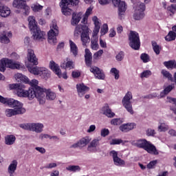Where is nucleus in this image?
<instances>
[{
  "mask_svg": "<svg viewBox=\"0 0 176 176\" xmlns=\"http://www.w3.org/2000/svg\"><path fill=\"white\" fill-rule=\"evenodd\" d=\"M135 126V123L123 124L120 126V131H122V133H129V131L133 130Z\"/></svg>",
  "mask_w": 176,
  "mask_h": 176,
  "instance_id": "nucleus-21",
  "label": "nucleus"
},
{
  "mask_svg": "<svg viewBox=\"0 0 176 176\" xmlns=\"http://www.w3.org/2000/svg\"><path fill=\"white\" fill-rule=\"evenodd\" d=\"M38 83L37 80H32L31 81V87L28 91L24 89H25V85H23V83L10 84L9 87L10 90H16L18 97L28 98V100H34L36 96L35 89L38 90L36 85Z\"/></svg>",
  "mask_w": 176,
  "mask_h": 176,
  "instance_id": "nucleus-1",
  "label": "nucleus"
},
{
  "mask_svg": "<svg viewBox=\"0 0 176 176\" xmlns=\"http://www.w3.org/2000/svg\"><path fill=\"white\" fill-rule=\"evenodd\" d=\"M27 58L28 61H29V63H30L33 65H38V58H36L35 52L32 49L28 50Z\"/></svg>",
  "mask_w": 176,
  "mask_h": 176,
  "instance_id": "nucleus-17",
  "label": "nucleus"
},
{
  "mask_svg": "<svg viewBox=\"0 0 176 176\" xmlns=\"http://www.w3.org/2000/svg\"><path fill=\"white\" fill-rule=\"evenodd\" d=\"M168 12L172 13V14H175L176 12V4H171L170 6H168L166 8Z\"/></svg>",
  "mask_w": 176,
  "mask_h": 176,
  "instance_id": "nucleus-46",
  "label": "nucleus"
},
{
  "mask_svg": "<svg viewBox=\"0 0 176 176\" xmlns=\"http://www.w3.org/2000/svg\"><path fill=\"white\" fill-rule=\"evenodd\" d=\"M50 68L58 76V78H61V69H60V66L54 60H51L49 64Z\"/></svg>",
  "mask_w": 176,
  "mask_h": 176,
  "instance_id": "nucleus-20",
  "label": "nucleus"
},
{
  "mask_svg": "<svg viewBox=\"0 0 176 176\" xmlns=\"http://www.w3.org/2000/svg\"><path fill=\"white\" fill-rule=\"evenodd\" d=\"M72 78H77L80 76V72L74 71L72 73Z\"/></svg>",
  "mask_w": 176,
  "mask_h": 176,
  "instance_id": "nucleus-58",
  "label": "nucleus"
},
{
  "mask_svg": "<svg viewBox=\"0 0 176 176\" xmlns=\"http://www.w3.org/2000/svg\"><path fill=\"white\" fill-rule=\"evenodd\" d=\"M98 145H100V140L98 139L93 140L88 146V151L90 148H96V146H98Z\"/></svg>",
  "mask_w": 176,
  "mask_h": 176,
  "instance_id": "nucleus-41",
  "label": "nucleus"
},
{
  "mask_svg": "<svg viewBox=\"0 0 176 176\" xmlns=\"http://www.w3.org/2000/svg\"><path fill=\"white\" fill-rule=\"evenodd\" d=\"M39 76H41V78H43V79H47L48 78H50V73L47 69L41 67Z\"/></svg>",
  "mask_w": 176,
  "mask_h": 176,
  "instance_id": "nucleus-36",
  "label": "nucleus"
},
{
  "mask_svg": "<svg viewBox=\"0 0 176 176\" xmlns=\"http://www.w3.org/2000/svg\"><path fill=\"white\" fill-rule=\"evenodd\" d=\"M0 102L1 104H6L9 107H12L13 109H7L5 111L6 116L8 118H12V116H16V115H21L25 113V109L23 108V103L19 100H16L12 98H4L0 95Z\"/></svg>",
  "mask_w": 176,
  "mask_h": 176,
  "instance_id": "nucleus-2",
  "label": "nucleus"
},
{
  "mask_svg": "<svg viewBox=\"0 0 176 176\" xmlns=\"http://www.w3.org/2000/svg\"><path fill=\"white\" fill-rule=\"evenodd\" d=\"M161 74L164 78H166V79L169 80L170 82H173V78L172 74L164 69L162 70Z\"/></svg>",
  "mask_w": 176,
  "mask_h": 176,
  "instance_id": "nucleus-38",
  "label": "nucleus"
},
{
  "mask_svg": "<svg viewBox=\"0 0 176 176\" xmlns=\"http://www.w3.org/2000/svg\"><path fill=\"white\" fill-rule=\"evenodd\" d=\"M59 175H60V172L57 170H53L50 174V176H59Z\"/></svg>",
  "mask_w": 176,
  "mask_h": 176,
  "instance_id": "nucleus-63",
  "label": "nucleus"
},
{
  "mask_svg": "<svg viewBox=\"0 0 176 176\" xmlns=\"http://www.w3.org/2000/svg\"><path fill=\"white\" fill-rule=\"evenodd\" d=\"M12 5L16 9H21L23 16L30 14V6H27V1L24 0H14Z\"/></svg>",
  "mask_w": 176,
  "mask_h": 176,
  "instance_id": "nucleus-14",
  "label": "nucleus"
},
{
  "mask_svg": "<svg viewBox=\"0 0 176 176\" xmlns=\"http://www.w3.org/2000/svg\"><path fill=\"white\" fill-rule=\"evenodd\" d=\"M96 130V125H91L87 130V133H93Z\"/></svg>",
  "mask_w": 176,
  "mask_h": 176,
  "instance_id": "nucleus-64",
  "label": "nucleus"
},
{
  "mask_svg": "<svg viewBox=\"0 0 176 176\" xmlns=\"http://www.w3.org/2000/svg\"><path fill=\"white\" fill-rule=\"evenodd\" d=\"M123 123V121L120 118H113L111 121V124L113 126H120Z\"/></svg>",
  "mask_w": 176,
  "mask_h": 176,
  "instance_id": "nucleus-44",
  "label": "nucleus"
},
{
  "mask_svg": "<svg viewBox=\"0 0 176 176\" xmlns=\"http://www.w3.org/2000/svg\"><path fill=\"white\" fill-rule=\"evenodd\" d=\"M164 65L168 69H176V60H170L168 61L164 62Z\"/></svg>",
  "mask_w": 176,
  "mask_h": 176,
  "instance_id": "nucleus-33",
  "label": "nucleus"
},
{
  "mask_svg": "<svg viewBox=\"0 0 176 176\" xmlns=\"http://www.w3.org/2000/svg\"><path fill=\"white\" fill-rule=\"evenodd\" d=\"M17 160H14L8 166V171L10 174V176H14L13 174H14V172L16 170H17Z\"/></svg>",
  "mask_w": 176,
  "mask_h": 176,
  "instance_id": "nucleus-27",
  "label": "nucleus"
},
{
  "mask_svg": "<svg viewBox=\"0 0 176 176\" xmlns=\"http://www.w3.org/2000/svg\"><path fill=\"white\" fill-rule=\"evenodd\" d=\"M56 167H57V164H56V163H50V164H48L45 166V168H54Z\"/></svg>",
  "mask_w": 176,
  "mask_h": 176,
  "instance_id": "nucleus-59",
  "label": "nucleus"
},
{
  "mask_svg": "<svg viewBox=\"0 0 176 176\" xmlns=\"http://www.w3.org/2000/svg\"><path fill=\"white\" fill-rule=\"evenodd\" d=\"M77 5H79V0H61L60 2L62 13L65 16H71L72 9L69 8L70 6H77Z\"/></svg>",
  "mask_w": 176,
  "mask_h": 176,
  "instance_id": "nucleus-8",
  "label": "nucleus"
},
{
  "mask_svg": "<svg viewBox=\"0 0 176 176\" xmlns=\"http://www.w3.org/2000/svg\"><path fill=\"white\" fill-rule=\"evenodd\" d=\"M90 71L94 74L96 79H99L100 80H104V79H105V74H104V72L99 67L96 66L91 67H90Z\"/></svg>",
  "mask_w": 176,
  "mask_h": 176,
  "instance_id": "nucleus-16",
  "label": "nucleus"
},
{
  "mask_svg": "<svg viewBox=\"0 0 176 176\" xmlns=\"http://www.w3.org/2000/svg\"><path fill=\"white\" fill-rule=\"evenodd\" d=\"M155 134H156V132H155L154 129H148L146 130V135H148V137H151V136L153 137Z\"/></svg>",
  "mask_w": 176,
  "mask_h": 176,
  "instance_id": "nucleus-55",
  "label": "nucleus"
},
{
  "mask_svg": "<svg viewBox=\"0 0 176 176\" xmlns=\"http://www.w3.org/2000/svg\"><path fill=\"white\" fill-rule=\"evenodd\" d=\"M98 2L100 5H108L111 2V0H98ZM112 2L114 6L118 7V18L120 20H123L126 10H127L126 2L121 1V0H112Z\"/></svg>",
  "mask_w": 176,
  "mask_h": 176,
  "instance_id": "nucleus-5",
  "label": "nucleus"
},
{
  "mask_svg": "<svg viewBox=\"0 0 176 176\" xmlns=\"http://www.w3.org/2000/svg\"><path fill=\"white\" fill-rule=\"evenodd\" d=\"M68 171H72L73 173H76V171H79L80 170V166L70 165L66 168Z\"/></svg>",
  "mask_w": 176,
  "mask_h": 176,
  "instance_id": "nucleus-42",
  "label": "nucleus"
},
{
  "mask_svg": "<svg viewBox=\"0 0 176 176\" xmlns=\"http://www.w3.org/2000/svg\"><path fill=\"white\" fill-rule=\"evenodd\" d=\"M27 68L29 72H30V74H32L33 75H39L42 69V67H39L38 66L34 67L31 65H27Z\"/></svg>",
  "mask_w": 176,
  "mask_h": 176,
  "instance_id": "nucleus-28",
  "label": "nucleus"
},
{
  "mask_svg": "<svg viewBox=\"0 0 176 176\" xmlns=\"http://www.w3.org/2000/svg\"><path fill=\"white\" fill-rule=\"evenodd\" d=\"M140 59L142 60V61H143V63H149L151 61V58L149 57V55L146 53H142L140 55Z\"/></svg>",
  "mask_w": 176,
  "mask_h": 176,
  "instance_id": "nucleus-40",
  "label": "nucleus"
},
{
  "mask_svg": "<svg viewBox=\"0 0 176 176\" xmlns=\"http://www.w3.org/2000/svg\"><path fill=\"white\" fill-rule=\"evenodd\" d=\"M110 72H111V74H113L116 80H118V79H119V78H120L119 70H118V69H116V67L111 68L110 70Z\"/></svg>",
  "mask_w": 176,
  "mask_h": 176,
  "instance_id": "nucleus-43",
  "label": "nucleus"
},
{
  "mask_svg": "<svg viewBox=\"0 0 176 176\" xmlns=\"http://www.w3.org/2000/svg\"><path fill=\"white\" fill-rule=\"evenodd\" d=\"M82 19V12H74L72 14L71 24L72 25H78Z\"/></svg>",
  "mask_w": 176,
  "mask_h": 176,
  "instance_id": "nucleus-24",
  "label": "nucleus"
},
{
  "mask_svg": "<svg viewBox=\"0 0 176 176\" xmlns=\"http://www.w3.org/2000/svg\"><path fill=\"white\" fill-rule=\"evenodd\" d=\"M91 47L93 50H98V43L96 41H91Z\"/></svg>",
  "mask_w": 176,
  "mask_h": 176,
  "instance_id": "nucleus-53",
  "label": "nucleus"
},
{
  "mask_svg": "<svg viewBox=\"0 0 176 176\" xmlns=\"http://www.w3.org/2000/svg\"><path fill=\"white\" fill-rule=\"evenodd\" d=\"M100 135L102 137H107V135H109V129H103L101 130Z\"/></svg>",
  "mask_w": 176,
  "mask_h": 176,
  "instance_id": "nucleus-52",
  "label": "nucleus"
},
{
  "mask_svg": "<svg viewBox=\"0 0 176 176\" xmlns=\"http://www.w3.org/2000/svg\"><path fill=\"white\" fill-rule=\"evenodd\" d=\"M92 20L95 25L94 33L95 34V35H97V34L100 32V28H101V23H100V21H98V18L96 16H94L92 18Z\"/></svg>",
  "mask_w": 176,
  "mask_h": 176,
  "instance_id": "nucleus-30",
  "label": "nucleus"
},
{
  "mask_svg": "<svg viewBox=\"0 0 176 176\" xmlns=\"http://www.w3.org/2000/svg\"><path fill=\"white\" fill-rule=\"evenodd\" d=\"M146 6L145 3L139 2L135 7V12L133 14V19L135 20H142L145 17V10Z\"/></svg>",
  "mask_w": 176,
  "mask_h": 176,
  "instance_id": "nucleus-12",
  "label": "nucleus"
},
{
  "mask_svg": "<svg viewBox=\"0 0 176 176\" xmlns=\"http://www.w3.org/2000/svg\"><path fill=\"white\" fill-rule=\"evenodd\" d=\"M168 134L172 137H176V131L174 129H170L168 131Z\"/></svg>",
  "mask_w": 176,
  "mask_h": 176,
  "instance_id": "nucleus-62",
  "label": "nucleus"
},
{
  "mask_svg": "<svg viewBox=\"0 0 176 176\" xmlns=\"http://www.w3.org/2000/svg\"><path fill=\"white\" fill-rule=\"evenodd\" d=\"M102 111L103 112V115H105L107 118H113V116H115V113L112 112V110L109 109V106L108 104L103 107L102 108Z\"/></svg>",
  "mask_w": 176,
  "mask_h": 176,
  "instance_id": "nucleus-29",
  "label": "nucleus"
},
{
  "mask_svg": "<svg viewBox=\"0 0 176 176\" xmlns=\"http://www.w3.org/2000/svg\"><path fill=\"white\" fill-rule=\"evenodd\" d=\"M122 142L123 140L122 139H112L109 144L110 145H120Z\"/></svg>",
  "mask_w": 176,
  "mask_h": 176,
  "instance_id": "nucleus-47",
  "label": "nucleus"
},
{
  "mask_svg": "<svg viewBox=\"0 0 176 176\" xmlns=\"http://www.w3.org/2000/svg\"><path fill=\"white\" fill-rule=\"evenodd\" d=\"M131 100H133V94L131 91H128L122 98V103L127 112L131 113V115H134V110H133Z\"/></svg>",
  "mask_w": 176,
  "mask_h": 176,
  "instance_id": "nucleus-11",
  "label": "nucleus"
},
{
  "mask_svg": "<svg viewBox=\"0 0 176 176\" xmlns=\"http://www.w3.org/2000/svg\"><path fill=\"white\" fill-rule=\"evenodd\" d=\"M60 67L63 69H74V68H75V65L74 64V61L67 58L66 62L64 61V63L60 64Z\"/></svg>",
  "mask_w": 176,
  "mask_h": 176,
  "instance_id": "nucleus-25",
  "label": "nucleus"
},
{
  "mask_svg": "<svg viewBox=\"0 0 176 176\" xmlns=\"http://www.w3.org/2000/svg\"><path fill=\"white\" fill-rule=\"evenodd\" d=\"M135 145L138 148L144 149L148 153H151L152 155H159V151H157V148H156V146L146 139H140L137 140Z\"/></svg>",
  "mask_w": 176,
  "mask_h": 176,
  "instance_id": "nucleus-6",
  "label": "nucleus"
},
{
  "mask_svg": "<svg viewBox=\"0 0 176 176\" xmlns=\"http://www.w3.org/2000/svg\"><path fill=\"white\" fill-rule=\"evenodd\" d=\"M36 151H38V152H40V153H46V150L45 148L43 147H36Z\"/></svg>",
  "mask_w": 176,
  "mask_h": 176,
  "instance_id": "nucleus-61",
  "label": "nucleus"
},
{
  "mask_svg": "<svg viewBox=\"0 0 176 176\" xmlns=\"http://www.w3.org/2000/svg\"><path fill=\"white\" fill-rule=\"evenodd\" d=\"M176 33L174 31H170L167 36H165V40L167 42H171V41H175Z\"/></svg>",
  "mask_w": 176,
  "mask_h": 176,
  "instance_id": "nucleus-37",
  "label": "nucleus"
},
{
  "mask_svg": "<svg viewBox=\"0 0 176 176\" xmlns=\"http://www.w3.org/2000/svg\"><path fill=\"white\" fill-rule=\"evenodd\" d=\"M42 9H43V6L39 4L34 5L32 7L33 12H39V10H42Z\"/></svg>",
  "mask_w": 176,
  "mask_h": 176,
  "instance_id": "nucleus-54",
  "label": "nucleus"
},
{
  "mask_svg": "<svg viewBox=\"0 0 176 176\" xmlns=\"http://www.w3.org/2000/svg\"><path fill=\"white\" fill-rule=\"evenodd\" d=\"M16 142V136L13 135H8L5 137L6 145H13Z\"/></svg>",
  "mask_w": 176,
  "mask_h": 176,
  "instance_id": "nucleus-32",
  "label": "nucleus"
},
{
  "mask_svg": "<svg viewBox=\"0 0 176 176\" xmlns=\"http://www.w3.org/2000/svg\"><path fill=\"white\" fill-rule=\"evenodd\" d=\"M152 46L155 54H160V50H162V48L160 47V46H159V45H157V43H156V41H152Z\"/></svg>",
  "mask_w": 176,
  "mask_h": 176,
  "instance_id": "nucleus-39",
  "label": "nucleus"
},
{
  "mask_svg": "<svg viewBox=\"0 0 176 176\" xmlns=\"http://www.w3.org/2000/svg\"><path fill=\"white\" fill-rule=\"evenodd\" d=\"M90 141H91V139H90L89 136L82 138L78 141V144H80V148H85L86 145L90 143Z\"/></svg>",
  "mask_w": 176,
  "mask_h": 176,
  "instance_id": "nucleus-34",
  "label": "nucleus"
},
{
  "mask_svg": "<svg viewBox=\"0 0 176 176\" xmlns=\"http://www.w3.org/2000/svg\"><path fill=\"white\" fill-rule=\"evenodd\" d=\"M110 156H112L116 166H124V160L118 157V151H116L115 150L110 151Z\"/></svg>",
  "mask_w": 176,
  "mask_h": 176,
  "instance_id": "nucleus-18",
  "label": "nucleus"
},
{
  "mask_svg": "<svg viewBox=\"0 0 176 176\" xmlns=\"http://www.w3.org/2000/svg\"><path fill=\"white\" fill-rule=\"evenodd\" d=\"M29 21V28L31 31L34 41H42L45 39V35L46 33L41 30V28L38 27V23L35 21V17L29 16L28 19Z\"/></svg>",
  "mask_w": 176,
  "mask_h": 176,
  "instance_id": "nucleus-4",
  "label": "nucleus"
},
{
  "mask_svg": "<svg viewBox=\"0 0 176 176\" xmlns=\"http://www.w3.org/2000/svg\"><path fill=\"white\" fill-rule=\"evenodd\" d=\"M24 130H30V131H35L36 133H42L43 130V124L32 123L21 125Z\"/></svg>",
  "mask_w": 176,
  "mask_h": 176,
  "instance_id": "nucleus-15",
  "label": "nucleus"
},
{
  "mask_svg": "<svg viewBox=\"0 0 176 176\" xmlns=\"http://www.w3.org/2000/svg\"><path fill=\"white\" fill-rule=\"evenodd\" d=\"M50 30L48 32V42L49 43H57V36H58L59 30L57 23L53 21L50 26Z\"/></svg>",
  "mask_w": 176,
  "mask_h": 176,
  "instance_id": "nucleus-10",
  "label": "nucleus"
},
{
  "mask_svg": "<svg viewBox=\"0 0 176 176\" xmlns=\"http://www.w3.org/2000/svg\"><path fill=\"white\" fill-rule=\"evenodd\" d=\"M129 46L133 50H140L141 47V41L140 40V34L138 32L131 31L129 35Z\"/></svg>",
  "mask_w": 176,
  "mask_h": 176,
  "instance_id": "nucleus-9",
  "label": "nucleus"
},
{
  "mask_svg": "<svg viewBox=\"0 0 176 176\" xmlns=\"http://www.w3.org/2000/svg\"><path fill=\"white\" fill-rule=\"evenodd\" d=\"M174 89V85H168L166 87H165V89L161 91L160 96V98H163L165 96H167V94H168V93H170V91H171V90H173Z\"/></svg>",
  "mask_w": 176,
  "mask_h": 176,
  "instance_id": "nucleus-35",
  "label": "nucleus"
},
{
  "mask_svg": "<svg viewBox=\"0 0 176 176\" xmlns=\"http://www.w3.org/2000/svg\"><path fill=\"white\" fill-rule=\"evenodd\" d=\"M80 35L82 45L85 46L87 42H90L89 36V28L86 25H78L74 30V36Z\"/></svg>",
  "mask_w": 176,
  "mask_h": 176,
  "instance_id": "nucleus-7",
  "label": "nucleus"
},
{
  "mask_svg": "<svg viewBox=\"0 0 176 176\" xmlns=\"http://www.w3.org/2000/svg\"><path fill=\"white\" fill-rule=\"evenodd\" d=\"M15 78L16 79V80H18V82H21V83H26L27 85L30 84L31 85V82H30V79L28 78L27 76L20 73H17L16 74H15Z\"/></svg>",
  "mask_w": 176,
  "mask_h": 176,
  "instance_id": "nucleus-26",
  "label": "nucleus"
},
{
  "mask_svg": "<svg viewBox=\"0 0 176 176\" xmlns=\"http://www.w3.org/2000/svg\"><path fill=\"white\" fill-rule=\"evenodd\" d=\"M20 65L14 63L13 60L8 58H2L0 60V71L1 72H5L7 68H10L11 69H17Z\"/></svg>",
  "mask_w": 176,
  "mask_h": 176,
  "instance_id": "nucleus-13",
  "label": "nucleus"
},
{
  "mask_svg": "<svg viewBox=\"0 0 176 176\" xmlns=\"http://www.w3.org/2000/svg\"><path fill=\"white\" fill-rule=\"evenodd\" d=\"M0 41L1 43H9L10 40L6 35L0 36Z\"/></svg>",
  "mask_w": 176,
  "mask_h": 176,
  "instance_id": "nucleus-49",
  "label": "nucleus"
},
{
  "mask_svg": "<svg viewBox=\"0 0 176 176\" xmlns=\"http://www.w3.org/2000/svg\"><path fill=\"white\" fill-rule=\"evenodd\" d=\"M157 164V160H153L151 161L148 164H147V168L151 169V168H155V166Z\"/></svg>",
  "mask_w": 176,
  "mask_h": 176,
  "instance_id": "nucleus-51",
  "label": "nucleus"
},
{
  "mask_svg": "<svg viewBox=\"0 0 176 176\" xmlns=\"http://www.w3.org/2000/svg\"><path fill=\"white\" fill-rule=\"evenodd\" d=\"M152 75V72L151 70H145L140 74V78H149Z\"/></svg>",
  "mask_w": 176,
  "mask_h": 176,
  "instance_id": "nucleus-48",
  "label": "nucleus"
},
{
  "mask_svg": "<svg viewBox=\"0 0 176 176\" xmlns=\"http://www.w3.org/2000/svg\"><path fill=\"white\" fill-rule=\"evenodd\" d=\"M36 87H38V89H34V97L37 98L39 104H41V105H43V104L46 102V99L49 100L50 101H53L54 100H56V97H57V95L56 94V93L52 91L51 89H43L38 86V84H36ZM45 93L46 94V98H45Z\"/></svg>",
  "mask_w": 176,
  "mask_h": 176,
  "instance_id": "nucleus-3",
  "label": "nucleus"
},
{
  "mask_svg": "<svg viewBox=\"0 0 176 176\" xmlns=\"http://www.w3.org/2000/svg\"><path fill=\"white\" fill-rule=\"evenodd\" d=\"M76 89H77V93L79 96V97H83L85 96V94L87 91H89L90 90V88L86 85H85L84 83H80V84H77L76 85Z\"/></svg>",
  "mask_w": 176,
  "mask_h": 176,
  "instance_id": "nucleus-19",
  "label": "nucleus"
},
{
  "mask_svg": "<svg viewBox=\"0 0 176 176\" xmlns=\"http://www.w3.org/2000/svg\"><path fill=\"white\" fill-rule=\"evenodd\" d=\"M103 54L104 51L102 50H100L94 54V58H98V57H101Z\"/></svg>",
  "mask_w": 176,
  "mask_h": 176,
  "instance_id": "nucleus-56",
  "label": "nucleus"
},
{
  "mask_svg": "<svg viewBox=\"0 0 176 176\" xmlns=\"http://www.w3.org/2000/svg\"><path fill=\"white\" fill-rule=\"evenodd\" d=\"M85 61L87 67H90L91 68L93 56L91 52H90V50L87 48L85 49Z\"/></svg>",
  "mask_w": 176,
  "mask_h": 176,
  "instance_id": "nucleus-22",
  "label": "nucleus"
},
{
  "mask_svg": "<svg viewBox=\"0 0 176 176\" xmlns=\"http://www.w3.org/2000/svg\"><path fill=\"white\" fill-rule=\"evenodd\" d=\"M10 8L2 3H0V16L1 17H9V16H10Z\"/></svg>",
  "mask_w": 176,
  "mask_h": 176,
  "instance_id": "nucleus-23",
  "label": "nucleus"
},
{
  "mask_svg": "<svg viewBox=\"0 0 176 176\" xmlns=\"http://www.w3.org/2000/svg\"><path fill=\"white\" fill-rule=\"evenodd\" d=\"M108 32V25L107 23L103 24L102 28L100 30L101 35H105Z\"/></svg>",
  "mask_w": 176,
  "mask_h": 176,
  "instance_id": "nucleus-50",
  "label": "nucleus"
},
{
  "mask_svg": "<svg viewBox=\"0 0 176 176\" xmlns=\"http://www.w3.org/2000/svg\"><path fill=\"white\" fill-rule=\"evenodd\" d=\"M69 46H70V52L72 53V54L74 56V57H76L78 56V46L72 40L69 41Z\"/></svg>",
  "mask_w": 176,
  "mask_h": 176,
  "instance_id": "nucleus-31",
  "label": "nucleus"
},
{
  "mask_svg": "<svg viewBox=\"0 0 176 176\" xmlns=\"http://www.w3.org/2000/svg\"><path fill=\"white\" fill-rule=\"evenodd\" d=\"M159 130L160 131H166L167 130V126L164 123H162L159 126H158Z\"/></svg>",
  "mask_w": 176,
  "mask_h": 176,
  "instance_id": "nucleus-57",
  "label": "nucleus"
},
{
  "mask_svg": "<svg viewBox=\"0 0 176 176\" xmlns=\"http://www.w3.org/2000/svg\"><path fill=\"white\" fill-rule=\"evenodd\" d=\"M91 12H93V8H91V7H89V8H87L85 14V17H89V15L91 14Z\"/></svg>",
  "mask_w": 176,
  "mask_h": 176,
  "instance_id": "nucleus-60",
  "label": "nucleus"
},
{
  "mask_svg": "<svg viewBox=\"0 0 176 176\" xmlns=\"http://www.w3.org/2000/svg\"><path fill=\"white\" fill-rule=\"evenodd\" d=\"M124 59V52L120 51L116 56V60L117 61H123Z\"/></svg>",
  "mask_w": 176,
  "mask_h": 176,
  "instance_id": "nucleus-45",
  "label": "nucleus"
}]
</instances>
